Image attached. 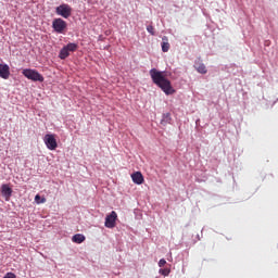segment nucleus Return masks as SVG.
<instances>
[{
  "label": "nucleus",
  "instance_id": "5",
  "mask_svg": "<svg viewBox=\"0 0 278 278\" xmlns=\"http://www.w3.org/2000/svg\"><path fill=\"white\" fill-rule=\"evenodd\" d=\"M52 28L56 33H64L67 29V22L63 18H54L52 22Z\"/></svg>",
  "mask_w": 278,
  "mask_h": 278
},
{
  "label": "nucleus",
  "instance_id": "18",
  "mask_svg": "<svg viewBox=\"0 0 278 278\" xmlns=\"http://www.w3.org/2000/svg\"><path fill=\"white\" fill-rule=\"evenodd\" d=\"M165 264H167V261H165V258H161L159 261V266L162 268L163 266H165Z\"/></svg>",
  "mask_w": 278,
  "mask_h": 278
},
{
  "label": "nucleus",
  "instance_id": "4",
  "mask_svg": "<svg viewBox=\"0 0 278 278\" xmlns=\"http://www.w3.org/2000/svg\"><path fill=\"white\" fill-rule=\"evenodd\" d=\"M78 48L77 43L74 42H70L66 46H64V48L61 49L60 51V59L61 60H65L70 56L71 52L76 51Z\"/></svg>",
  "mask_w": 278,
  "mask_h": 278
},
{
  "label": "nucleus",
  "instance_id": "1",
  "mask_svg": "<svg viewBox=\"0 0 278 278\" xmlns=\"http://www.w3.org/2000/svg\"><path fill=\"white\" fill-rule=\"evenodd\" d=\"M150 75H151L152 81L156 86H159V88H161L164 93L166 94L175 93V89L173 88L170 80H168V78H166V76L164 75V72H157V70L152 68L150 71Z\"/></svg>",
  "mask_w": 278,
  "mask_h": 278
},
{
  "label": "nucleus",
  "instance_id": "14",
  "mask_svg": "<svg viewBox=\"0 0 278 278\" xmlns=\"http://www.w3.org/2000/svg\"><path fill=\"white\" fill-rule=\"evenodd\" d=\"M35 201H36L37 204L47 203L46 197H42V198H41L39 194H37V195L35 197Z\"/></svg>",
  "mask_w": 278,
  "mask_h": 278
},
{
  "label": "nucleus",
  "instance_id": "10",
  "mask_svg": "<svg viewBox=\"0 0 278 278\" xmlns=\"http://www.w3.org/2000/svg\"><path fill=\"white\" fill-rule=\"evenodd\" d=\"M131 179L135 185H143L144 182V177L141 172H136L135 174H131Z\"/></svg>",
  "mask_w": 278,
  "mask_h": 278
},
{
  "label": "nucleus",
  "instance_id": "7",
  "mask_svg": "<svg viewBox=\"0 0 278 278\" xmlns=\"http://www.w3.org/2000/svg\"><path fill=\"white\" fill-rule=\"evenodd\" d=\"M116 220H117V213L111 212L109 215H106L104 225L106 228H115Z\"/></svg>",
  "mask_w": 278,
  "mask_h": 278
},
{
  "label": "nucleus",
  "instance_id": "12",
  "mask_svg": "<svg viewBox=\"0 0 278 278\" xmlns=\"http://www.w3.org/2000/svg\"><path fill=\"white\" fill-rule=\"evenodd\" d=\"M162 40H163V42H162V51H163V53H167V51H169V49H170V43L168 42V38L167 37H163Z\"/></svg>",
  "mask_w": 278,
  "mask_h": 278
},
{
  "label": "nucleus",
  "instance_id": "19",
  "mask_svg": "<svg viewBox=\"0 0 278 278\" xmlns=\"http://www.w3.org/2000/svg\"><path fill=\"white\" fill-rule=\"evenodd\" d=\"M147 30L151 33V35H155L154 26H148Z\"/></svg>",
  "mask_w": 278,
  "mask_h": 278
},
{
  "label": "nucleus",
  "instance_id": "15",
  "mask_svg": "<svg viewBox=\"0 0 278 278\" xmlns=\"http://www.w3.org/2000/svg\"><path fill=\"white\" fill-rule=\"evenodd\" d=\"M160 274H162V276H169L170 269L168 268L160 269Z\"/></svg>",
  "mask_w": 278,
  "mask_h": 278
},
{
  "label": "nucleus",
  "instance_id": "16",
  "mask_svg": "<svg viewBox=\"0 0 278 278\" xmlns=\"http://www.w3.org/2000/svg\"><path fill=\"white\" fill-rule=\"evenodd\" d=\"M163 121H165L166 123H170V113H166L165 115H163Z\"/></svg>",
  "mask_w": 278,
  "mask_h": 278
},
{
  "label": "nucleus",
  "instance_id": "8",
  "mask_svg": "<svg viewBox=\"0 0 278 278\" xmlns=\"http://www.w3.org/2000/svg\"><path fill=\"white\" fill-rule=\"evenodd\" d=\"M10 65L8 64H0V77L8 80L10 78Z\"/></svg>",
  "mask_w": 278,
  "mask_h": 278
},
{
  "label": "nucleus",
  "instance_id": "2",
  "mask_svg": "<svg viewBox=\"0 0 278 278\" xmlns=\"http://www.w3.org/2000/svg\"><path fill=\"white\" fill-rule=\"evenodd\" d=\"M24 77L28 78L29 80H34V83H43L45 78L40 75L37 70H23Z\"/></svg>",
  "mask_w": 278,
  "mask_h": 278
},
{
  "label": "nucleus",
  "instance_id": "11",
  "mask_svg": "<svg viewBox=\"0 0 278 278\" xmlns=\"http://www.w3.org/2000/svg\"><path fill=\"white\" fill-rule=\"evenodd\" d=\"M72 241L80 244L81 242L86 241V237L83 233H76L72 237Z\"/></svg>",
  "mask_w": 278,
  "mask_h": 278
},
{
  "label": "nucleus",
  "instance_id": "13",
  "mask_svg": "<svg viewBox=\"0 0 278 278\" xmlns=\"http://www.w3.org/2000/svg\"><path fill=\"white\" fill-rule=\"evenodd\" d=\"M195 70H197L199 73H202V74L207 73V67H206V65H205V64H202V63L195 64Z\"/></svg>",
  "mask_w": 278,
  "mask_h": 278
},
{
  "label": "nucleus",
  "instance_id": "9",
  "mask_svg": "<svg viewBox=\"0 0 278 278\" xmlns=\"http://www.w3.org/2000/svg\"><path fill=\"white\" fill-rule=\"evenodd\" d=\"M12 188H10L9 185H2L1 186V193L5 198V201H10V197H12Z\"/></svg>",
  "mask_w": 278,
  "mask_h": 278
},
{
  "label": "nucleus",
  "instance_id": "6",
  "mask_svg": "<svg viewBox=\"0 0 278 278\" xmlns=\"http://www.w3.org/2000/svg\"><path fill=\"white\" fill-rule=\"evenodd\" d=\"M43 142L46 143L48 150H56L58 148V141L55 139V135L53 134H47L43 138Z\"/></svg>",
  "mask_w": 278,
  "mask_h": 278
},
{
  "label": "nucleus",
  "instance_id": "17",
  "mask_svg": "<svg viewBox=\"0 0 278 278\" xmlns=\"http://www.w3.org/2000/svg\"><path fill=\"white\" fill-rule=\"evenodd\" d=\"M2 278H16L15 274H13L12 271H9L8 274H5L4 277Z\"/></svg>",
  "mask_w": 278,
  "mask_h": 278
},
{
  "label": "nucleus",
  "instance_id": "3",
  "mask_svg": "<svg viewBox=\"0 0 278 278\" xmlns=\"http://www.w3.org/2000/svg\"><path fill=\"white\" fill-rule=\"evenodd\" d=\"M55 11L56 15L63 16V18H70L73 13V9L71 8V5H68V3H61V5H58Z\"/></svg>",
  "mask_w": 278,
  "mask_h": 278
}]
</instances>
